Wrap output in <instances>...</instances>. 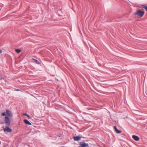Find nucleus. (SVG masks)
Wrapping results in <instances>:
<instances>
[{
  "label": "nucleus",
  "instance_id": "obj_1",
  "mask_svg": "<svg viewBox=\"0 0 147 147\" xmlns=\"http://www.w3.org/2000/svg\"><path fill=\"white\" fill-rule=\"evenodd\" d=\"M1 115L3 116H5V123L9 126L10 125L11 121L9 117H12L13 115L11 111L9 109H6V112L2 113L1 114Z\"/></svg>",
  "mask_w": 147,
  "mask_h": 147
},
{
  "label": "nucleus",
  "instance_id": "obj_2",
  "mask_svg": "<svg viewBox=\"0 0 147 147\" xmlns=\"http://www.w3.org/2000/svg\"><path fill=\"white\" fill-rule=\"evenodd\" d=\"M144 14V11L139 9L136 10V12L134 14L136 16H138L140 17H142L143 16Z\"/></svg>",
  "mask_w": 147,
  "mask_h": 147
},
{
  "label": "nucleus",
  "instance_id": "obj_3",
  "mask_svg": "<svg viewBox=\"0 0 147 147\" xmlns=\"http://www.w3.org/2000/svg\"><path fill=\"white\" fill-rule=\"evenodd\" d=\"M80 146L78 147H88L89 145L88 143H86L84 141H82L79 143Z\"/></svg>",
  "mask_w": 147,
  "mask_h": 147
},
{
  "label": "nucleus",
  "instance_id": "obj_4",
  "mask_svg": "<svg viewBox=\"0 0 147 147\" xmlns=\"http://www.w3.org/2000/svg\"><path fill=\"white\" fill-rule=\"evenodd\" d=\"M7 126L5 127L4 129L3 130L4 131H6L8 132H12V129L9 127L10 126L8 125L7 124H6Z\"/></svg>",
  "mask_w": 147,
  "mask_h": 147
},
{
  "label": "nucleus",
  "instance_id": "obj_5",
  "mask_svg": "<svg viewBox=\"0 0 147 147\" xmlns=\"http://www.w3.org/2000/svg\"><path fill=\"white\" fill-rule=\"evenodd\" d=\"M82 137L79 136H74L73 137V139L74 141H78L81 139Z\"/></svg>",
  "mask_w": 147,
  "mask_h": 147
},
{
  "label": "nucleus",
  "instance_id": "obj_6",
  "mask_svg": "<svg viewBox=\"0 0 147 147\" xmlns=\"http://www.w3.org/2000/svg\"><path fill=\"white\" fill-rule=\"evenodd\" d=\"M132 138L135 140L138 141L139 140L140 138L138 136L133 135L132 136Z\"/></svg>",
  "mask_w": 147,
  "mask_h": 147
},
{
  "label": "nucleus",
  "instance_id": "obj_7",
  "mask_svg": "<svg viewBox=\"0 0 147 147\" xmlns=\"http://www.w3.org/2000/svg\"><path fill=\"white\" fill-rule=\"evenodd\" d=\"M24 121L25 124L26 125H31L32 124L31 123H30L28 120L26 119H24Z\"/></svg>",
  "mask_w": 147,
  "mask_h": 147
},
{
  "label": "nucleus",
  "instance_id": "obj_8",
  "mask_svg": "<svg viewBox=\"0 0 147 147\" xmlns=\"http://www.w3.org/2000/svg\"><path fill=\"white\" fill-rule=\"evenodd\" d=\"M114 129L116 131V132L118 133L119 134L121 133V130H119L117 128L116 126H114Z\"/></svg>",
  "mask_w": 147,
  "mask_h": 147
},
{
  "label": "nucleus",
  "instance_id": "obj_9",
  "mask_svg": "<svg viewBox=\"0 0 147 147\" xmlns=\"http://www.w3.org/2000/svg\"><path fill=\"white\" fill-rule=\"evenodd\" d=\"M141 6L142 7L144 8L147 11V6L144 5H141Z\"/></svg>",
  "mask_w": 147,
  "mask_h": 147
},
{
  "label": "nucleus",
  "instance_id": "obj_10",
  "mask_svg": "<svg viewBox=\"0 0 147 147\" xmlns=\"http://www.w3.org/2000/svg\"><path fill=\"white\" fill-rule=\"evenodd\" d=\"M32 59L36 64H39L40 63V62L38 60L33 58H32Z\"/></svg>",
  "mask_w": 147,
  "mask_h": 147
},
{
  "label": "nucleus",
  "instance_id": "obj_11",
  "mask_svg": "<svg viewBox=\"0 0 147 147\" xmlns=\"http://www.w3.org/2000/svg\"><path fill=\"white\" fill-rule=\"evenodd\" d=\"M21 51V49H17L15 50V51L18 53H20Z\"/></svg>",
  "mask_w": 147,
  "mask_h": 147
},
{
  "label": "nucleus",
  "instance_id": "obj_12",
  "mask_svg": "<svg viewBox=\"0 0 147 147\" xmlns=\"http://www.w3.org/2000/svg\"><path fill=\"white\" fill-rule=\"evenodd\" d=\"M4 79V78L3 77L2 74L0 73V80H1Z\"/></svg>",
  "mask_w": 147,
  "mask_h": 147
},
{
  "label": "nucleus",
  "instance_id": "obj_13",
  "mask_svg": "<svg viewBox=\"0 0 147 147\" xmlns=\"http://www.w3.org/2000/svg\"><path fill=\"white\" fill-rule=\"evenodd\" d=\"M23 115H25L28 117H30V116L28 114H27L26 113H24L23 114Z\"/></svg>",
  "mask_w": 147,
  "mask_h": 147
},
{
  "label": "nucleus",
  "instance_id": "obj_14",
  "mask_svg": "<svg viewBox=\"0 0 147 147\" xmlns=\"http://www.w3.org/2000/svg\"><path fill=\"white\" fill-rule=\"evenodd\" d=\"M14 90L15 91H21V92H22L21 90H19V89H15Z\"/></svg>",
  "mask_w": 147,
  "mask_h": 147
},
{
  "label": "nucleus",
  "instance_id": "obj_15",
  "mask_svg": "<svg viewBox=\"0 0 147 147\" xmlns=\"http://www.w3.org/2000/svg\"><path fill=\"white\" fill-rule=\"evenodd\" d=\"M2 52V50L0 49V54Z\"/></svg>",
  "mask_w": 147,
  "mask_h": 147
},
{
  "label": "nucleus",
  "instance_id": "obj_16",
  "mask_svg": "<svg viewBox=\"0 0 147 147\" xmlns=\"http://www.w3.org/2000/svg\"><path fill=\"white\" fill-rule=\"evenodd\" d=\"M61 136V134H59V135H58V136L59 137H60V136Z\"/></svg>",
  "mask_w": 147,
  "mask_h": 147
}]
</instances>
